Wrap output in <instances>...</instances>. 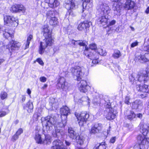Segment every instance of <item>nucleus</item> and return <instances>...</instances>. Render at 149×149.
Here are the masks:
<instances>
[{
  "instance_id": "obj_49",
  "label": "nucleus",
  "mask_w": 149,
  "mask_h": 149,
  "mask_svg": "<svg viewBox=\"0 0 149 149\" xmlns=\"http://www.w3.org/2000/svg\"><path fill=\"white\" fill-rule=\"evenodd\" d=\"M36 61L38 62L39 63L42 65H43L44 64V63L40 58H38L36 60Z\"/></svg>"
},
{
  "instance_id": "obj_50",
  "label": "nucleus",
  "mask_w": 149,
  "mask_h": 149,
  "mask_svg": "<svg viewBox=\"0 0 149 149\" xmlns=\"http://www.w3.org/2000/svg\"><path fill=\"white\" fill-rule=\"evenodd\" d=\"M130 98L129 96H126L125 97V103L127 104H129L130 103L129 100Z\"/></svg>"
},
{
  "instance_id": "obj_26",
  "label": "nucleus",
  "mask_w": 149,
  "mask_h": 149,
  "mask_svg": "<svg viewBox=\"0 0 149 149\" xmlns=\"http://www.w3.org/2000/svg\"><path fill=\"white\" fill-rule=\"evenodd\" d=\"M36 134L34 138L36 142L38 143L41 144L42 142V140L41 139V137L40 134L39 133V131H36Z\"/></svg>"
},
{
  "instance_id": "obj_7",
  "label": "nucleus",
  "mask_w": 149,
  "mask_h": 149,
  "mask_svg": "<svg viewBox=\"0 0 149 149\" xmlns=\"http://www.w3.org/2000/svg\"><path fill=\"white\" fill-rule=\"evenodd\" d=\"M75 115L80 126H83L86 123L89 117V114L86 112H81L80 114L75 113Z\"/></svg>"
},
{
  "instance_id": "obj_47",
  "label": "nucleus",
  "mask_w": 149,
  "mask_h": 149,
  "mask_svg": "<svg viewBox=\"0 0 149 149\" xmlns=\"http://www.w3.org/2000/svg\"><path fill=\"white\" fill-rule=\"evenodd\" d=\"M23 130L22 129V128H19L16 132V134L19 136L21 134L23 133Z\"/></svg>"
},
{
  "instance_id": "obj_35",
  "label": "nucleus",
  "mask_w": 149,
  "mask_h": 149,
  "mask_svg": "<svg viewBox=\"0 0 149 149\" xmlns=\"http://www.w3.org/2000/svg\"><path fill=\"white\" fill-rule=\"evenodd\" d=\"M129 113V115L127 116V118L128 119L132 120L134 118H136V115L133 111H128Z\"/></svg>"
},
{
  "instance_id": "obj_42",
  "label": "nucleus",
  "mask_w": 149,
  "mask_h": 149,
  "mask_svg": "<svg viewBox=\"0 0 149 149\" xmlns=\"http://www.w3.org/2000/svg\"><path fill=\"white\" fill-rule=\"evenodd\" d=\"M89 48L92 50H95L97 48V46L95 43H92L90 45Z\"/></svg>"
},
{
  "instance_id": "obj_30",
  "label": "nucleus",
  "mask_w": 149,
  "mask_h": 149,
  "mask_svg": "<svg viewBox=\"0 0 149 149\" xmlns=\"http://www.w3.org/2000/svg\"><path fill=\"white\" fill-rule=\"evenodd\" d=\"M141 104V102L139 100H136L132 104V108L133 109H136L138 108Z\"/></svg>"
},
{
  "instance_id": "obj_60",
  "label": "nucleus",
  "mask_w": 149,
  "mask_h": 149,
  "mask_svg": "<svg viewBox=\"0 0 149 149\" xmlns=\"http://www.w3.org/2000/svg\"><path fill=\"white\" fill-rule=\"evenodd\" d=\"M92 60H93L92 63H93L94 64H96L98 63V61L97 59H93Z\"/></svg>"
},
{
  "instance_id": "obj_39",
  "label": "nucleus",
  "mask_w": 149,
  "mask_h": 149,
  "mask_svg": "<svg viewBox=\"0 0 149 149\" xmlns=\"http://www.w3.org/2000/svg\"><path fill=\"white\" fill-rule=\"evenodd\" d=\"M97 52L99 54L102 56H106V52L105 51L103 50L102 48H99L97 49Z\"/></svg>"
},
{
  "instance_id": "obj_52",
  "label": "nucleus",
  "mask_w": 149,
  "mask_h": 149,
  "mask_svg": "<svg viewBox=\"0 0 149 149\" xmlns=\"http://www.w3.org/2000/svg\"><path fill=\"white\" fill-rule=\"evenodd\" d=\"M33 36L32 35H30L28 37L27 42H30V41L33 39Z\"/></svg>"
},
{
  "instance_id": "obj_55",
  "label": "nucleus",
  "mask_w": 149,
  "mask_h": 149,
  "mask_svg": "<svg viewBox=\"0 0 149 149\" xmlns=\"http://www.w3.org/2000/svg\"><path fill=\"white\" fill-rule=\"evenodd\" d=\"M116 139V137H114L111 138L110 140V142L112 143H113L115 142Z\"/></svg>"
},
{
  "instance_id": "obj_20",
  "label": "nucleus",
  "mask_w": 149,
  "mask_h": 149,
  "mask_svg": "<svg viewBox=\"0 0 149 149\" xmlns=\"http://www.w3.org/2000/svg\"><path fill=\"white\" fill-rule=\"evenodd\" d=\"M65 7L68 10H74L75 6L73 0L67 1L65 3Z\"/></svg>"
},
{
  "instance_id": "obj_21",
  "label": "nucleus",
  "mask_w": 149,
  "mask_h": 149,
  "mask_svg": "<svg viewBox=\"0 0 149 149\" xmlns=\"http://www.w3.org/2000/svg\"><path fill=\"white\" fill-rule=\"evenodd\" d=\"M92 23L91 22H87L86 23L81 22L79 24L77 29L79 30L82 31L87 28L89 27L90 25Z\"/></svg>"
},
{
  "instance_id": "obj_2",
  "label": "nucleus",
  "mask_w": 149,
  "mask_h": 149,
  "mask_svg": "<svg viewBox=\"0 0 149 149\" xmlns=\"http://www.w3.org/2000/svg\"><path fill=\"white\" fill-rule=\"evenodd\" d=\"M55 119V117L53 116H48L45 118V126L47 130H52L53 126L55 124L57 125L56 127L58 128L64 127L65 125L66 121L65 119L62 120L61 122L56 123Z\"/></svg>"
},
{
  "instance_id": "obj_59",
  "label": "nucleus",
  "mask_w": 149,
  "mask_h": 149,
  "mask_svg": "<svg viewBox=\"0 0 149 149\" xmlns=\"http://www.w3.org/2000/svg\"><path fill=\"white\" fill-rule=\"evenodd\" d=\"M30 42L26 41V44L25 45V47L24 48V49H26L28 47H29V45Z\"/></svg>"
},
{
  "instance_id": "obj_9",
  "label": "nucleus",
  "mask_w": 149,
  "mask_h": 149,
  "mask_svg": "<svg viewBox=\"0 0 149 149\" xmlns=\"http://www.w3.org/2000/svg\"><path fill=\"white\" fill-rule=\"evenodd\" d=\"M10 44V45H8L6 47L11 53L13 50H18L21 45L20 43L13 40H12Z\"/></svg>"
},
{
  "instance_id": "obj_46",
  "label": "nucleus",
  "mask_w": 149,
  "mask_h": 149,
  "mask_svg": "<svg viewBox=\"0 0 149 149\" xmlns=\"http://www.w3.org/2000/svg\"><path fill=\"white\" fill-rule=\"evenodd\" d=\"M139 42L137 41L132 43L131 45V47L132 48H133L138 45Z\"/></svg>"
},
{
  "instance_id": "obj_48",
  "label": "nucleus",
  "mask_w": 149,
  "mask_h": 149,
  "mask_svg": "<svg viewBox=\"0 0 149 149\" xmlns=\"http://www.w3.org/2000/svg\"><path fill=\"white\" fill-rule=\"evenodd\" d=\"M40 80L42 82H45L47 81V78L45 77H42L40 78Z\"/></svg>"
},
{
  "instance_id": "obj_10",
  "label": "nucleus",
  "mask_w": 149,
  "mask_h": 149,
  "mask_svg": "<svg viewBox=\"0 0 149 149\" xmlns=\"http://www.w3.org/2000/svg\"><path fill=\"white\" fill-rule=\"evenodd\" d=\"M57 86L58 88L61 89L63 91H66L68 87L65 85V80L62 77H60L57 81Z\"/></svg>"
},
{
  "instance_id": "obj_63",
  "label": "nucleus",
  "mask_w": 149,
  "mask_h": 149,
  "mask_svg": "<svg viewBox=\"0 0 149 149\" xmlns=\"http://www.w3.org/2000/svg\"><path fill=\"white\" fill-rule=\"evenodd\" d=\"M47 84H45L42 87V88L43 89H45L47 87Z\"/></svg>"
},
{
  "instance_id": "obj_25",
  "label": "nucleus",
  "mask_w": 149,
  "mask_h": 149,
  "mask_svg": "<svg viewBox=\"0 0 149 149\" xmlns=\"http://www.w3.org/2000/svg\"><path fill=\"white\" fill-rule=\"evenodd\" d=\"M68 136L72 139H74L77 136L76 132L72 128H69L68 129Z\"/></svg>"
},
{
  "instance_id": "obj_44",
  "label": "nucleus",
  "mask_w": 149,
  "mask_h": 149,
  "mask_svg": "<svg viewBox=\"0 0 149 149\" xmlns=\"http://www.w3.org/2000/svg\"><path fill=\"white\" fill-rule=\"evenodd\" d=\"M72 10H68V13L70 16L72 17H74L76 15L75 13Z\"/></svg>"
},
{
  "instance_id": "obj_29",
  "label": "nucleus",
  "mask_w": 149,
  "mask_h": 149,
  "mask_svg": "<svg viewBox=\"0 0 149 149\" xmlns=\"http://www.w3.org/2000/svg\"><path fill=\"white\" fill-rule=\"evenodd\" d=\"M75 139L76 142L78 144L80 145H81L83 144L84 138L83 136L78 135L76 137Z\"/></svg>"
},
{
  "instance_id": "obj_19",
  "label": "nucleus",
  "mask_w": 149,
  "mask_h": 149,
  "mask_svg": "<svg viewBox=\"0 0 149 149\" xmlns=\"http://www.w3.org/2000/svg\"><path fill=\"white\" fill-rule=\"evenodd\" d=\"M44 37L52 36V31L50 29L47 25H44L42 29Z\"/></svg>"
},
{
  "instance_id": "obj_45",
  "label": "nucleus",
  "mask_w": 149,
  "mask_h": 149,
  "mask_svg": "<svg viewBox=\"0 0 149 149\" xmlns=\"http://www.w3.org/2000/svg\"><path fill=\"white\" fill-rule=\"evenodd\" d=\"M18 137L19 136L15 133V134L12 136V140L13 141H15L18 139Z\"/></svg>"
},
{
  "instance_id": "obj_64",
  "label": "nucleus",
  "mask_w": 149,
  "mask_h": 149,
  "mask_svg": "<svg viewBox=\"0 0 149 149\" xmlns=\"http://www.w3.org/2000/svg\"><path fill=\"white\" fill-rule=\"evenodd\" d=\"M145 13L147 14L149 13V6L146 9L145 11Z\"/></svg>"
},
{
  "instance_id": "obj_54",
  "label": "nucleus",
  "mask_w": 149,
  "mask_h": 149,
  "mask_svg": "<svg viewBox=\"0 0 149 149\" xmlns=\"http://www.w3.org/2000/svg\"><path fill=\"white\" fill-rule=\"evenodd\" d=\"M148 41H149V38L148 39ZM144 50L149 52V45L144 47Z\"/></svg>"
},
{
  "instance_id": "obj_11",
  "label": "nucleus",
  "mask_w": 149,
  "mask_h": 149,
  "mask_svg": "<svg viewBox=\"0 0 149 149\" xmlns=\"http://www.w3.org/2000/svg\"><path fill=\"white\" fill-rule=\"evenodd\" d=\"M53 146L52 149H67V147L65 146L63 142L59 140L54 141L53 143Z\"/></svg>"
},
{
  "instance_id": "obj_40",
  "label": "nucleus",
  "mask_w": 149,
  "mask_h": 149,
  "mask_svg": "<svg viewBox=\"0 0 149 149\" xmlns=\"http://www.w3.org/2000/svg\"><path fill=\"white\" fill-rule=\"evenodd\" d=\"M0 96L1 99L3 100L7 97V93L6 92H2L1 93Z\"/></svg>"
},
{
  "instance_id": "obj_57",
  "label": "nucleus",
  "mask_w": 149,
  "mask_h": 149,
  "mask_svg": "<svg viewBox=\"0 0 149 149\" xmlns=\"http://www.w3.org/2000/svg\"><path fill=\"white\" fill-rule=\"evenodd\" d=\"M116 23V21L115 20H112L109 24L108 26H110L114 25Z\"/></svg>"
},
{
  "instance_id": "obj_33",
  "label": "nucleus",
  "mask_w": 149,
  "mask_h": 149,
  "mask_svg": "<svg viewBox=\"0 0 149 149\" xmlns=\"http://www.w3.org/2000/svg\"><path fill=\"white\" fill-rule=\"evenodd\" d=\"M26 108L27 111L29 113H31L33 111V105L32 103L28 102L26 104Z\"/></svg>"
},
{
  "instance_id": "obj_36",
  "label": "nucleus",
  "mask_w": 149,
  "mask_h": 149,
  "mask_svg": "<svg viewBox=\"0 0 149 149\" xmlns=\"http://www.w3.org/2000/svg\"><path fill=\"white\" fill-rule=\"evenodd\" d=\"M106 146L105 145L104 143H101L98 144H96L93 148V149H105Z\"/></svg>"
},
{
  "instance_id": "obj_32",
  "label": "nucleus",
  "mask_w": 149,
  "mask_h": 149,
  "mask_svg": "<svg viewBox=\"0 0 149 149\" xmlns=\"http://www.w3.org/2000/svg\"><path fill=\"white\" fill-rule=\"evenodd\" d=\"M46 16L47 19H50L53 17H55V12L52 11H48L47 12Z\"/></svg>"
},
{
  "instance_id": "obj_12",
  "label": "nucleus",
  "mask_w": 149,
  "mask_h": 149,
  "mask_svg": "<svg viewBox=\"0 0 149 149\" xmlns=\"http://www.w3.org/2000/svg\"><path fill=\"white\" fill-rule=\"evenodd\" d=\"M87 84L86 81L83 80H81L78 84V87L81 92L86 93L87 91L86 88Z\"/></svg>"
},
{
  "instance_id": "obj_41",
  "label": "nucleus",
  "mask_w": 149,
  "mask_h": 149,
  "mask_svg": "<svg viewBox=\"0 0 149 149\" xmlns=\"http://www.w3.org/2000/svg\"><path fill=\"white\" fill-rule=\"evenodd\" d=\"M77 43L80 46H85L86 45V43L82 41H77Z\"/></svg>"
},
{
  "instance_id": "obj_18",
  "label": "nucleus",
  "mask_w": 149,
  "mask_h": 149,
  "mask_svg": "<svg viewBox=\"0 0 149 149\" xmlns=\"http://www.w3.org/2000/svg\"><path fill=\"white\" fill-rule=\"evenodd\" d=\"M116 116V113L113 109L111 108L109 109V112L106 116L107 119L109 120L113 119Z\"/></svg>"
},
{
  "instance_id": "obj_3",
  "label": "nucleus",
  "mask_w": 149,
  "mask_h": 149,
  "mask_svg": "<svg viewBox=\"0 0 149 149\" xmlns=\"http://www.w3.org/2000/svg\"><path fill=\"white\" fill-rule=\"evenodd\" d=\"M45 39L42 42H40L39 49V53L43 54L46 48L48 46H52L54 43V40L52 38V36L44 37Z\"/></svg>"
},
{
  "instance_id": "obj_51",
  "label": "nucleus",
  "mask_w": 149,
  "mask_h": 149,
  "mask_svg": "<svg viewBox=\"0 0 149 149\" xmlns=\"http://www.w3.org/2000/svg\"><path fill=\"white\" fill-rule=\"evenodd\" d=\"M6 112L4 111H0V117H3L6 115Z\"/></svg>"
},
{
  "instance_id": "obj_1",
  "label": "nucleus",
  "mask_w": 149,
  "mask_h": 149,
  "mask_svg": "<svg viewBox=\"0 0 149 149\" xmlns=\"http://www.w3.org/2000/svg\"><path fill=\"white\" fill-rule=\"evenodd\" d=\"M99 9L101 11V14L103 16L99 17L98 21L103 25L107 24L108 17L106 15H107L110 13L111 8L107 4L102 3L100 6Z\"/></svg>"
},
{
  "instance_id": "obj_53",
  "label": "nucleus",
  "mask_w": 149,
  "mask_h": 149,
  "mask_svg": "<svg viewBox=\"0 0 149 149\" xmlns=\"http://www.w3.org/2000/svg\"><path fill=\"white\" fill-rule=\"evenodd\" d=\"M129 78L130 82H131L132 84H133L134 82V81L135 79V78L133 77L132 75Z\"/></svg>"
},
{
  "instance_id": "obj_58",
  "label": "nucleus",
  "mask_w": 149,
  "mask_h": 149,
  "mask_svg": "<svg viewBox=\"0 0 149 149\" xmlns=\"http://www.w3.org/2000/svg\"><path fill=\"white\" fill-rule=\"evenodd\" d=\"M77 41H75L73 40H71V42L72 44H73L74 45H77Z\"/></svg>"
},
{
  "instance_id": "obj_8",
  "label": "nucleus",
  "mask_w": 149,
  "mask_h": 149,
  "mask_svg": "<svg viewBox=\"0 0 149 149\" xmlns=\"http://www.w3.org/2000/svg\"><path fill=\"white\" fill-rule=\"evenodd\" d=\"M10 10L12 13H24L26 11V8L22 4H15L11 6Z\"/></svg>"
},
{
  "instance_id": "obj_43",
  "label": "nucleus",
  "mask_w": 149,
  "mask_h": 149,
  "mask_svg": "<svg viewBox=\"0 0 149 149\" xmlns=\"http://www.w3.org/2000/svg\"><path fill=\"white\" fill-rule=\"evenodd\" d=\"M3 35L6 38H8L10 36H11L10 33L6 31H5L3 33Z\"/></svg>"
},
{
  "instance_id": "obj_23",
  "label": "nucleus",
  "mask_w": 149,
  "mask_h": 149,
  "mask_svg": "<svg viewBox=\"0 0 149 149\" xmlns=\"http://www.w3.org/2000/svg\"><path fill=\"white\" fill-rule=\"evenodd\" d=\"M60 112L61 116H65V118L68 114L70 113V110L69 108L67 106H65L61 108L60 109Z\"/></svg>"
},
{
  "instance_id": "obj_28",
  "label": "nucleus",
  "mask_w": 149,
  "mask_h": 149,
  "mask_svg": "<svg viewBox=\"0 0 149 149\" xmlns=\"http://www.w3.org/2000/svg\"><path fill=\"white\" fill-rule=\"evenodd\" d=\"M146 74L145 75L143 74L139 75L138 74L137 76V78L138 80L140 81H146V79L148 76V74L147 72H146Z\"/></svg>"
},
{
  "instance_id": "obj_5",
  "label": "nucleus",
  "mask_w": 149,
  "mask_h": 149,
  "mask_svg": "<svg viewBox=\"0 0 149 149\" xmlns=\"http://www.w3.org/2000/svg\"><path fill=\"white\" fill-rule=\"evenodd\" d=\"M146 135L139 134L137 137V140L140 143L141 148L147 149L149 146V138L146 136Z\"/></svg>"
},
{
  "instance_id": "obj_34",
  "label": "nucleus",
  "mask_w": 149,
  "mask_h": 149,
  "mask_svg": "<svg viewBox=\"0 0 149 149\" xmlns=\"http://www.w3.org/2000/svg\"><path fill=\"white\" fill-rule=\"evenodd\" d=\"M57 19L55 17H53L50 19L49 24L50 25L52 26H56L57 25L58 23Z\"/></svg>"
},
{
  "instance_id": "obj_24",
  "label": "nucleus",
  "mask_w": 149,
  "mask_h": 149,
  "mask_svg": "<svg viewBox=\"0 0 149 149\" xmlns=\"http://www.w3.org/2000/svg\"><path fill=\"white\" fill-rule=\"evenodd\" d=\"M88 50V48L86 47V50L85 51L84 53L85 55L86 56H88V58L92 60L94 59H98L99 58V56L96 53H95L94 54L90 53V54H87V55H86V54L87 53Z\"/></svg>"
},
{
  "instance_id": "obj_17",
  "label": "nucleus",
  "mask_w": 149,
  "mask_h": 149,
  "mask_svg": "<svg viewBox=\"0 0 149 149\" xmlns=\"http://www.w3.org/2000/svg\"><path fill=\"white\" fill-rule=\"evenodd\" d=\"M63 134V132L61 131L60 128H58L57 127L55 126V129L52 132V136L55 137L59 138Z\"/></svg>"
},
{
  "instance_id": "obj_37",
  "label": "nucleus",
  "mask_w": 149,
  "mask_h": 149,
  "mask_svg": "<svg viewBox=\"0 0 149 149\" xmlns=\"http://www.w3.org/2000/svg\"><path fill=\"white\" fill-rule=\"evenodd\" d=\"M51 142V137L49 135H47L45 136V139L42 141V143L45 144H49Z\"/></svg>"
},
{
  "instance_id": "obj_4",
  "label": "nucleus",
  "mask_w": 149,
  "mask_h": 149,
  "mask_svg": "<svg viewBox=\"0 0 149 149\" xmlns=\"http://www.w3.org/2000/svg\"><path fill=\"white\" fill-rule=\"evenodd\" d=\"M71 70L72 74L76 77L77 80L79 81L83 78L86 70L83 67L75 66L72 67Z\"/></svg>"
},
{
  "instance_id": "obj_38",
  "label": "nucleus",
  "mask_w": 149,
  "mask_h": 149,
  "mask_svg": "<svg viewBox=\"0 0 149 149\" xmlns=\"http://www.w3.org/2000/svg\"><path fill=\"white\" fill-rule=\"evenodd\" d=\"M84 2L83 4V10L82 13L84 12L86 10V8H84L86 7V5H87L89 4V3L90 1V0H82Z\"/></svg>"
},
{
  "instance_id": "obj_31",
  "label": "nucleus",
  "mask_w": 149,
  "mask_h": 149,
  "mask_svg": "<svg viewBox=\"0 0 149 149\" xmlns=\"http://www.w3.org/2000/svg\"><path fill=\"white\" fill-rule=\"evenodd\" d=\"M121 56V54L120 51L116 50L112 54V57L115 59H117Z\"/></svg>"
},
{
  "instance_id": "obj_56",
  "label": "nucleus",
  "mask_w": 149,
  "mask_h": 149,
  "mask_svg": "<svg viewBox=\"0 0 149 149\" xmlns=\"http://www.w3.org/2000/svg\"><path fill=\"white\" fill-rule=\"evenodd\" d=\"M81 99V100L82 101H86L88 100V98L87 96L84 97H83Z\"/></svg>"
},
{
  "instance_id": "obj_16",
  "label": "nucleus",
  "mask_w": 149,
  "mask_h": 149,
  "mask_svg": "<svg viewBox=\"0 0 149 149\" xmlns=\"http://www.w3.org/2000/svg\"><path fill=\"white\" fill-rule=\"evenodd\" d=\"M125 0L126 2L123 4V6L126 10L131 9L134 7L135 3L134 1L131 0Z\"/></svg>"
},
{
  "instance_id": "obj_15",
  "label": "nucleus",
  "mask_w": 149,
  "mask_h": 149,
  "mask_svg": "<svg viewBox=\"0 0 149 149\" xmlns=\"http://www.w3.org/2000/svg\"><path fill=\"white\" fill-rule=\"evenodd\" d=\"M45 1L48 3L50 7L52 8L57 7L60 5L58 0H45Z\"/></svg>"
},
{
  "instance_id": "obj_27",
  "label": "nucleus",
  "mask_w": 149,
  "mask_h": 149,
  "mask_svg": "<svg viewBox=\"0 0 149 149\" xmlns=\"http://www.w3.org/2000/svg\"><path fill=\"white\" fill-rule=\"evenodd\" d=\"M112 10H113L115 14L116 15L119 14L120 8L118 5L114 3L112 6Z\"/></svg>"
},
{
  "instance_id": "obj_14",
  "label": "nucleus",
  "mask_w": 149,
  "mask_h": 149,
  "mask_svg": "<svg viewBox=\"0 0 149 149\" xmlns=\"http://www.w3.org/2000/svg\"><path fill=\"white\" fill-rule=\"evenodd\" d=\"M140 131L142 133L141 134L146 135L149 131V126L146 124L140 123Z\"/></svg>"
},
{
  "instance_id": "obj_22",
  "label": "nucleus",
  "mask_w": 149,
  "mask_h": 149,
  "mask_svg": "<svg viewBox=\"0 0 149 149\" xmlns=\"http://www.w3.org/2000/svg\"><path fill=\"white\" fill-rule=\"evenodd\" d=\"M148 87V86L146 85H144L143 86L138 85L136 86V89L139 91L145 93H148L149 92V90Z\"/></svg>"
},
{
  "instance_id": "obj_62",
  "label": "nucleus",
  "mask_w": 149,
  "mask_h": 149,
  "mask_svg": "<svg viewBox=\"0 0 149 149\" xmlns=\"http://www.w3.org/2000/svg\"><path fill=\"white\" fill-rule=\"evenodd\" d=\"M142 114L141 113H138L136 114V116H137L139 118H141L142 117Z\"/></svg>"
},
{
  "instance_id": "obj_13",
  "label": "nucleus",
  "mask_w": 149,
  "mask_h": 149,
  "mask_svg": "<svg viewBox=\"0 0 149 149\" xmlns=\"http://www.w3.org/2000/svg\"><path fill=\"white\" fill-rule=\"evenodd\" d=\"M102 125L100 123H95L91 128L90 132L91 134H95L99 132L102 130Z\"/></svg>"
},
{
  "instance_id": "obj_61",
  "label": "nucleus",
  "mask_w": 149,
  "mask_h": 149,
  "mask_svg": "<svg viewBox=\"0 0 149 149\" xmlns=\"http://www.w3.org/2000/svg\"><path fill=\"white\" fill-rule=\"evenodd\" d=\"M65 143L67 146H69L71 144V143L66 141H65Z\"/></svg>"
},
{
  "instance_id": "obj_6",
  "label": "nucleus",
  "mask_w": 149,
  "mask_h": 149,
  "mask_svg": "<svg viewBox=\"0 0 149 149\" xmlns=\"http://www.w3.org/2000/svg\"><path fill=\"white\" fill-rule=\"evenodd\" d=\"M4 24L8 26H17L18 24V20L17 17L13 16L6 15L4 16Z\"/></svg>"
}]
</instances>
